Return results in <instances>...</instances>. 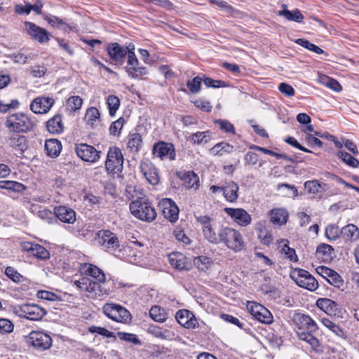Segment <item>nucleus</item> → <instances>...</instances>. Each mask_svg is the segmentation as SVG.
<instances>
[{
  "label": "nucleus",
  "instance_id": "obj_1",
  "mask_svg": "<svg viewBox=\"0 0 359 359\" xmlns=\"http://www.w3.org/2000/svg\"><path fill=\"white\" fill-rule=\"evenodd\" d=\"M81 270L84 276L74 282L78 289L87 292L90 297H100L109 294V290L104 287L106 275L102 269L86 263Z\"/></svg>",
  "mask_w": 359,
  "mask_h": 359
},
{
  "label": "nucleus",
  "instance_id": "obj_2",
  "mask_svg": "<svg viewBox=\"0 0 359 359\" xmlns=\"http://www.w3.org/2000/svg\"><path fill=\"white\" fill-rule=\"evenodd\" d=\"M293 321L297 327L296 332L298 338L307 342L316 353L323 352L324 346L313 335V332L318 329L316 322L309 315L302 313L294 314Z\"/></svg>",
  "mask_w": 359,
  "mask_h": 359
},
{
  "label": "nucleus",
  "instance_id": "obj_3",
  "mask_svg": "<svg viewBox=\"0 0 359 359\" xmlns=\"http://www.w3.org/2000/svg\"><path fill=\"white\" fill-rule=\"evenodd\" d=\"M132 215L137 219L151 222L156 217V212L151 203L145 196H138L129 205Z\"/></svg>",
  "mask_w": 359,
  "mask_h": 359
},
{
  "label": "nucleus",
  "instance_id": "obj_4",
  "mask_svg": "<svg viewBox=\"0 0 359 359\" xmlns=\"http://www.w3.org/2000/svg\"><path fill=\"white\" fill-rule=\"evenodd\" d=\"M219 243L224 244L234 252H239L245 248L243 236L238 230L222 226L219 228Z\"/></svg>",
  "mask_w": 359,
  "mask_h": 359
},
{
  "label": "nucleus",
  "instance_id": "obj_5",
  "mask_svg": "<svg viewBox=\"0 0 359 359\" xmlns=\"http://www.w3.org/2000/svg\"><path fill=\"white\" fill-rule=\"evenodd\" d=\"M4 126L10 133H26L33 130L34 123L26 114L14 113L6 117Z\"/></svg>",
  "mask_w": 359,
  "mask_h": 359
},
{
  "label": "nucleus",
  "instance_id": "obj_6",
  "mask_svg": "<svg viewBox=\"0 0 359 359\" xmlns=\"http://www.w3.org/2000/svg\"><path fill=\"white\" fill-rule=\"evenodd\" d=\"M123 156L116 147H109L105 161V168L109 173L118 174L122 172Z\"/></svg>",
  "mask_w": 359,
  "mask_h": 359
},
{
  "label": "nucleus",
  "instance_id": "obj_7",
  "mask_svg": "<svg viewBox=\"0 0 359 359\" xmlns=\"http://www.w3.org/2000/svg\"><path fill=\"white\" fill-rule=\"evenodd\" d=\"M15 313L20 318L29 320H39L46 314L43 307L34 304H23L15 308Z\"/></svg>",
  "mask_w": 359,
  "mask_h": 359
},
{
  "label": "nucleus",
  "instance_id": "obj_8",
  "mask_svg": "<svg viewBox=\"0 0 359 359\" xmlns=\"http://www.w3.org/2000/svg\"><path fill=\"white\" fill-rule=\"evenodd\" d=\"M103 313L110 319L122 323H126L131 319L130 312L119 304L107 303L102 307Z\"/></svg>",
  "mask_w": 359,
  "mask_h": 359
},
{
  "label": "nucleus",
  "instance_id": "obj_9",
  "mask_svg": "<svg viewBox=\"0 0 359 359\" xmlns=\"http://www.w3.org/2000/svg\"><path fill=\"white\" fill-rule=\"evenodd\" d=\"M290 278L301 287L313 291L317 289L318 283L313 276L302 269H294L290 273Z\"/></svg>",
  "mask_w": 359,
  "mask_h": 359
},
{
  "label": "nucleus",
  "instance_id": "obj_10",
  "mask_svg": "<svg viewBox=\"0 0 359 359\" xmlns=\"http://www.w3.org/2000/svg\"><path fill=\"white\" fill-rule=\"evenodd\" d=\"M27 342L38 350L44 351L51 346L52 339L43 332L32 331L27 337Z\"/></svg>",
  "mask_w": 359,
  "mask_h": 359
},
{
  "label": "nucleus",
  "instance_id": "obj_11",
  "mask_svg": "<svg viewBox=\"0 0 359 359\" xmlns=\"http://www.w3.org/2000/svg\"><path fill=\"white\" fill-rule=\"evenodd\" d=\"M75 151L81 160L90 163H96L100 158V151H97L93 146L86 143L76 144Z\"/></svg>",
  "mask_w": 359,
  "mask_h": 359
},
{
  "label": "nucleus",
  "instance_id": "obj_12",
  "mask_svg": "<svg viewBox=\"0 0 359 359\" xmlns=\"http://www.w3.org/2000/svg\"><path fill=\"white\" fill-rule=\"evenodd\" d=\"M125 70L128 76L131 79H140L142 76L147 74V69L145 67L140 66V62L135 55V53L130 52L128 55L127 65Z\"/></svg>",
  "mask_w": 359,
  "mask_h": 359
},
{
  "label": "nucleus",
  "instance_id": "obj_13",
  "mask_svg": "<svg viewBox=\"0 0 359 359\" xmlns=\"http://www.w3.org/2000/svg\"><path fill=\"white\" fill-rule=\"evenodd\" d=\"M98 243L107 251L113 252L119 247V241L116 236L108 230L100 231L97 234Z\"/></svg>",
  "mask_w": 359,
  "mask_h": 359
},
{
  "label": "nucleus",
  "instance_id": "obj_14",
  "mask_svg": "<svg viewBox=\"0 0 359 359\" xmlns=\"http://www.w3.org/2000/svg\"><path fill=\"white\" fill-rule=\"evenodd\" d=\"M152 154L155 157L159 158L161 160L169 159L170 161H173L176 156L174 145L162 141L154 145Z\"/></svg>",
  "mask_w": 359,
  "mask_h": 359
},
{
  "label": "nucleus",
  "instance_id": "obj_15",
  "mask_svg": "<svg viewBox=\"0 0 359 359\" xmlns=\"http://www.w3.org/2000/svg\"><path fill=\"white\" fill-rule=\"evenodd\" d=\"M25 29L30 37L39 43H47L50 40V33L45 29L32 22H25Z\"/></svg>",
  "mask_w": 359,
  "mask_h": 359
},
{
  "label": "nucleus",
  "instance_id": "obj_16",
  "mask_svg": "<svg viewBox=\"0 0 359 359\" xmlns=\"http://www.w3.org/2000/svg\"><path fill=\"white\" fill-rule=\"evenodd\" d=\"M106 50L112 63L121 65L124 63L127 55V50L116 42L109 43Z\"/></svg>",
  "mask_w": 359,
  "mask_h": 359
},
{
  "label": "nucleus",
  "instance_id": "obj_17",
  "mask_svg": "<svg viewBox=\"0 0 359 359\" xmlns=\"http://www.w3.org/2000/svg\"><path fill=\"white\" fill-rule=\"evenodd\" d=\"M22 251L28 253L29 256L36 257L40 259H47L50 257L49 252L42 245L29 241L21 243Z\"/></svg>",
  "mask_w": 359,
  "mask_h": 359
},
{
  "label": "nucleus",
  "instance_id": "obj_18",
  "mask_svg": "<svg viewBox=\"0 0 359 359\" xmlns=\"http://www.w3.org/2000/svg\"><path fill=\"white\" fill-rule=\"evenodd\" d=\"M224 212L241 226H246L251 223L250 215L243 208H225Z\"/></svg>",
  "mask_w": 359,
  "mask_h": 359
},
{
  "label": "nucleus",
  "instance_id": "obj_19",
  "mask_svg": "<svg viewBox=\"0 0 359 359\" xmlns=\"http://www.w3.org/2000/svg\"><path fill=\"white\" fill-rule=\"evenodd\" d=\"M162 212L165 218L170 222H175L178 219L179 209L175 202L170 198H163L159 202Z\"/></svg>",
  "mask_w": 359,
  "mask_h": 359
},
{
  "label": "nucleus",
  "instance_id": "obj_20",
  "mask_svg": "<svg viewBox=\"0 0 359 359\" xmlns=\"http://www.w3.org/2000/svg\"><path fill=\"white\" fill-rule=\"evenodd\" d=\"M250 313L255 319L265 324H270L273 322V316L271 312L264 306L257 303H252L248 306Z\"/></svg>",
  "mask_w": 359,
  "mask_h": 359
},
{
  "label": "nucleus",
  "instance_id": "obj_21",
  "mask_svg": "<svg viewBox=\"0 0 359 359\" xmlns=\"http://www.w3.org/2000/svg\"><path fill=\"white\" fill-rule=\"evenodd\" d=\"M55 103L53 97H38L31 103L30 109L35 114L47 113Z\"/></svg>",
  "mask_w": 359,
  "mask_h": 359
},
{
  "label": "nucleus",
  "instance_id": "obj_22",
  "mask_svg": "<svg viewBox=\"0 0 359 359\" xmlns=\"http://www.w3.org/2000/svg\"><path fill=\"white\" fill-rule=\"evenodd\" d=\"M175 318L182 326L194 329L198 326V321L194 313L187 309L179 310L175 314Z\"/></svg>",
  "mask_w": 359,
  "mask_h": 359
},
{
  "label": "nucleus",
  "instance_id": "obj_23",
  "mask_svg": "<svg viewBox=\"0 0 359 359\" xmlns=\"http://www.w3.org/2000/svg\"><path fill=\"white\" fill-rule=\"evenodd\" d=\"M140 170L149 184L156 185L159 182L157 169L151 162L149 161L141 162Z\"/></svg>",
  "mask_w": 359,
  "mask_h": 359
},
{
  "label": "nucleus",
  "instance_id": "obj_24",
  "mask_svg": "<svg viewBox=\"0 0 359 359\" xmlns=\"http://www.w3.org/2000/svg\"><path fill=\"white\" fill-rule=\"evenodd\" d=\"M54 214L63 223L74 224L76 221L75 211L67 206L60 205L55 207L54 208Z\"/></svg>",
  "mask_w": 359,
  "mask_h": 359
},
{
  "label": "nucleus",
  "instance_id": "obj_25",
  "mask_svg": "<svg viewBox=\"0 0 359 359\" xmlns=\"http://www.w3.org/2000/svg\"><path fill=\"white\" fill-rule=\"evenodd\" d=\"M168 260L170 265L180 271L189 270L191 263L188 259L180 252H172L169 255Z\"/></svg>",
  "mask_w": 359,
  "mask_h": 359
},
{
  "label": "nucleus",
  "instance_id": "obj_26",
  "mask_svg": "<svg viewBox=\"0 0 359 359\" xmlns=\"http://www.w3.org/2000/svg\"><path fill=\"white\" fill-rule=\"evenodd\" d=\"M316 306L321 311L330 316H336L339 310L338 304L327 298L318 299L316 302Z\"/></svg>",
  "mask_w": 359,
  "mask_h": 359
},
{
  "label": "nucleus",
  "instance_id": "obj_27",
  "mask_svg": "<svg viewBox=\"0 0 359 359\" xmlns=\"http://www.w3.org/2000/svg\"><path fill=\"white\" fill-rule=\"evenodd\" d=\"M238 185L233 181L225 182L222 192L225 199L231 203L236 201L238 198Z\"/></svg>",
  "mask_w": 359,
  "mask_h": 359
},
{
  "label": "nucleus",
  "instance_id": "obj_28",
  "mask_svg": "<svg viewBox=\"0 0 359 359\" xmlns=\"http://www.w3.org/2000/svg\"><path fill=\"white\" fill-rule=\"evenodd\" d=\"M341 238L346 242H355L359 238V229L353 224H348L341 229Z\"/></svg>",
  "mask_w": 359,
  "mask_h": 359
},
{
  "label": "nucleus",
  "instance_id": "obj_29",
  "mask_svg": "<svg viewBox=\"0 0 359 359\" xmlns=\"http://www.w3.org/2000/svg\"><path fill=\"white\" fill-rule=\"evenodd\" d=\"M20 133H12L8 138V143L16 151L22 154L27 147V139Z\"/></svg>",
  "mask_w": 359,
  "mask_h": 359
},
{
  "label": "nucleus",
  "instance_id": "obj_30",
  "mask_svg": "<svg viewBox=\"0 0 359 359\" xmlns=\"http://www.w3.org/2000/svg\"><path fill=\"white\" fill-rule=\"evenodd\" d=\"M269 217L273 224L281 226L287 222L288 212L283 208L273 209L271 210Z\"/></svg>",
  "mask_w": 359,
  "mask_h": 359
},
{
  "label": "nucleus",
  "instance_id": "obj_31",
  "mask_svg": "<svg viewBox=\"0 0 359 359\" xmlns=\"http://www.w3.org/2000/svg\"><path fill=\"white\" fill-rule=\"evenodd\" d=\"M45 149L48 156L55 158L59 156L62 150V144L57 139H49L45 142Z\"/></svg>",
  "mask_w": 359,
  "mask_h": 359
},
{
  "label": "nucleus",
  "instance_id": "obj_32",
  "mask_svg": "<svg viewBox=\"0 0 359 359\" xmlns=\"http://www.w3.org/2000/svg\"><path fill=\"white\" fill-rule=\"evenodd\" d=\"M233 146L226 142H221L209 149L210 154L212 156H222L231 153Z\"/></svg>",
  "mask_w": 359,
  "mask_h": 359
},
{
  "label": "nucleus",
  "instance_id": "obj_33",
  "mask_svg": "<svg viewBox=\"0 0 359 359\" xmlns=\"http://www.w3.org/2000/svg\"><path fill=\"white\" fill-rule=\"evenodd\" d=\"M187 189H197L199 187V178L193 171H187L180 176Z\"/></svg>",
  "mask_w": 359,
  "mask_h": 359
},
{
  "label": "nucleus",
  "instance_id": "obj_34",
  "mask_svg": "<svg viewBox=\"0 0 359 359\" xmlns=\"http://www.w3.org/2000/svg\"><path fill=\"white\" fill-rule=\"evenodd\" d=\"M277 14L279 16L284 17L287 20L296 22L298 23L302 22L304 20V15L302 14L299 9H294L293 11L283 9L278 11Z\"/></svg>",
  "mask_w": 359,
  "mask_h": 359
},
{
  "label": "nucleus",
  "instance_id": "obj_35",
  "mask_svg": "<svg viewBox=\"0 0 359 359\" xmlns=\"http://www.w3.org/2000/svg\"><path fill=\"white\" fill-rule=\"evenodd\" d=\"M48 130L53 134L60 133L63 131L62 117L60 114L55 115L46 123Z\"/></svg>",
  "mask_w": 359,
  "mask_h": 359
},
{
  "label": "nucleus",
  "instance_id": "obj_36",
  "mask_svg": "<svg viewBox=\"0 0 359 359\" xmlns=\"http://www.w3.org/2000/svg\"><path fill=\"white\" fill-rule=\"evenodd\" d=\"M320 321L325 327H327L329 330H330L337 337L342 339L346 338V332L342 328H341L338 325L330 320L329 318H323L320 320Z\"/></svg>",
  "mask_w": 359,
  "mask_h": 359
},
{
  "label": "nucleus",
  "instance_id": "obj_37",
  "mask_svg": "<svg viewBox=\"0 0 359 359\" xmlns=\"http://www.w3.org/2000/svg\"><path fill=\"white\" fill-rule=\"evenodd\" d=\"M334 252L333 248L325 243L320 244L316 250V254L318 259L323 262H327L332 259V253Z\"/></svg>",
  "mask_w": 359,
  "mask_h": 359
},
{
  "label": "nucleus",
  "instance_id": "obj_38",
  "mask_svg": "<svg viewBox=\"0 0 359 359\" xmlns=\"http://www.w3.org/2000/svg\"><path fill=\"white\" fill-rule=\"evenodd\" d=\"M100 114L96 107H90L85 115V121L91 128L95 127L100 121Z\"/></svg>",
  "mask_w": 359,
  "mask_h": 359
},
{
  "label": "nucleus",
  "instance_id": "obj_39",
  "mask_svg": "<svg viewBox=\"0 0 359 359\" xmlns=\"http://www.w3.org/2000/svg\"><path fill=\"white\" fill-rule=\"evenodd\" d=\"M210 140V131H203V132H196L195 133H192L189 136L187 140L191 142L194 144H200L202 143H208Z\"/></svg>",
  "mask_w": 359,
  "mask_h": 359
},
{
  "label": "nucleus",
  "instance_id": "obj_40",
  "mask_svg": "<svg viewBox=\"0 0 359 359\" xmlns=\"http://www.w3.org/2000/svg\"><path fill=\"white\" fill-rule=\"evenodd\" d=\"M150 317L155 321L163 323L168 318V314L165 309L158 306H154L149 311Z\"/></svg>",
  "mask_w": 359,
  "mask_h": 359
},
{
  "label": "nucleus",
  "instance_id": "obj_41",
  "mask_svg": "<svg viewBox=\"0 0 359 359\" xmlns=\"http://www.w3.org/2000/svg\"><path fill=\"white\" fill-rule=\"evenodd\" d=\"M142 143V136L135 133L130 135L127 147L132 153H137L140 149Z\"/></svg>",
  "mask_w": 359,
  "mask_h": 359
},
{
  "label": "nucleus",
  "instance_id": "obj_42",
  "mask_svg": "<svg viewBox=\"0 0 359 359\" xmlns=\"http://www.w3.org/2000/svg\"><path fill=\"white\" fill-rule=\"evenodd\" d=\"M202 231L205 238L210 243L213 244L219 243V229H218L217 233H216L211 224L209 226H205Z\"/></svg>",
  "mask_w": 359,
  "mask_h": 359
},
{
  "label": "nucleus",
  "instance_id": "obj_43",
  "mask_svg": "<svg viewBox=\"0 0 359 359\" xmlns=\"http://www.w3.org/2000/svg\"><path fill=\"white\" fill-rule=\"evenodd\" d=\"M319 81L324 86L334 90L335 92H340L342 90L341 86L336 80L327 76H320L319 77Z\"/></svg>",
  "mask_w": 359,
  "mask_h": 359
},
{
  "label": "nucleus",
  "instance_id": "obj_44",
  "mask_svg": "<svg viewBox=\"0 0 359 359\" xmlns=\"http://www.w3.org/2000/svg\"><path fill=\"white\" fill-rule=\"evenodd\" d=\"M149 332L154 337L162 339H168L173 336V333L169 330H163L157 326L149 327Z\"/></svg>",
  "mask_w": 359,
  "mask_h": 359
},
{
  "label": "nucleus",
  "instance_id": "obj_45",
  "mask_svg": "<svg viewBox=\"0 0 359 359\" xmlns=\"http://www.w3.org/2000/svg\"><path fill=\"white\" fill-rule=\"evenodd\" d=\"M83 104V100L77 95L71 96L67 100V109L72 112L80 109Z\"/></svg>",
  "mask_w": 359,
  "mask_h": 359
},
{
  "label": "nucleus",
  "instance_id": "obj_46",
  "mask_svg": "<svg viewBox=\"0 0 359 359\" xmlns=\"http://www.w3.org/2000/svg\"><path fill=\"white\" fill-rule=\"evenodd\" d=\"M325 236L330 241H335L341 237V229L335 224H329L325 229Z\"/></svg>",
  "mask_w": 359,
  "mask_h": 359
},
{
  "label": "nucleus",
  "instance_id": "obj_47",
  "mask_svg": "<svg viewBox=\"0 0 359 359\" xmlns=\"http://www.w3.org/2000/svg\"><path fill=\"white\" fill-rule=\"evenodd\" d=\"M337 155L349 167L358 168L359 166V161L352 156L350 154L346 151H339L337 153Z\"/></svg>",
  "mask_w": 359,
  "mask_h": 359
},
{
  "label": "nucleus",
  "instance_id": "obj_48",
  "mask_svg": "<svg viewBox=\"0 0 359 359\" xmlns=\"http://www.w3.org/2000/svg\"><path fill=\"white\" fill-rule=\"evenodd\" d=\"M203 83L207 88H219L228 87L226 82L222 80H215L212 78L203 76Z\"/></svg>",
  "mask_w": 359,
  "mask_h": 359
},
{
  "label": "nucleus",
  "instance_id": "obj_49",
  "mask_svg": "<svg viewBox=\"0 0 359 359\" xmlns=\"http://www.w3.org/2000/svg\"><path fill=\"white\" fill-rule=\"evenodd\" d=\"M5 274L14 283H19L22 282L25 278L14 267L7 266L5 269Z\"/></svg>",
  "mask_w": 359,
  "mask_h": 359
},
{
  "label": "nucleus",
  "instance_id": "obj_50",
  "mask_svg": "<svg viewBox=\"0 0 359 359\" xmlns=\"http://www.w3.org/2000/svg\"><path fill=\"white\" fill-rule=\"evenodd\" d=\"M211 264V259L205 256H199L198 257H195L194 259V264L201 271H206L210 267Z\"/></svg>",
  "mask_w": 359,
  "mask_h": 359
},
{
  "label": "nucleus",
  "instance_id": "obj_51",
  "mask_svg": "<svg viewBox=\"0 0 359 359\" xmlns=\"http://www.w3.org/2000/svg\"><path fill=\"white\" fill-rule=\"evenodd\" d=\"M201 82H203V76H197L192 80L188 81L187 86L192 93L196 94L201 90Z\"/></svg>",
  "mask_w": 359,
  "mask_h": 359
},
{
  "label": "nucleus",
  "instance_id": "obj_52",
  "mask_svg": "<svg viewBox=\"0 0 359 359\" xmlns=\"http://www.w3.org/2000/svg\"><path fill=\"white\" fill-rule=\"evenodd\" d=\"M107 103L109 107L110 116H114L120 106V100L118 97L116 95H109L107 99Z\"/></svg>",
  "mask_w": 359,
  "mask_h": 359
},
{
  "label": "nucleus",
  "instance_id": "obj_53",
  "mask_svg": "<svg viewBox=\"0 0 359 359\" xmlns=\"http://www.w3.org/2000/svg\"><path fill=\"white\" fill-rule=\"evenodd\" d=\"M295 42L298 45H300L302 47H304L305 48H307L309 50L313 51V52H315V53H316L318 54H321V53H323L324 52L323 50L321 49L320 47H318V46L311 43L310 41H309L306 39H297L295 41Z\"/></svg>",
  "mask_w": 359,
  "mask_h": 359
},
{
  "label": "nucleus",
  "instance_id": "obj_54",
  "mask_svg": "<svg viewBox=\"0 0 359 359\" xmlns=\"http://www.w3.org/2000/svg\"><path fill=\"white\" fill-rule=\"evenodd\" d=\"M325 187V184H320L318 180L307 181L304 183V187L310 194H318L321 189Z\"/></svg>",
  "mask_w": 359,
  "mask_h": 359
},
{
  "label": "nucleus",
  "instance_id": "obj_55",
  "mask_svg": "<svg viewBox=\"0 0 359 359\" xmlns=\"http://www.w3.org/2000/svg\"><path fill=\"white\" fill-rule=\"evenodd\" d=\"M125 119L123 117L119 118L111 123L109 128L110 134L114 136H118L124 125Z\"/></svg>",
  "mask_w": 359,
  "mask_h": 359
},
{
  "label": "nucleus",
  "instance_id": "obj_56",
  "mask_svg": "<svg viewBox=\"0 0 359 359\" xmlns=\"http://www.w3.org/2000/svg\"><path fill=\"white\" fill-rule=\"evenodd\" d=\"M126 196L128 199H137L138 196H143L142 190L132 185H128L126 189Z\"/></svg>",
  "mask_w": 359,
  "mask_h": 359
},
{
  "label": "nucleus",
  "instance_id": "obj_57",
  "mask_svg": "<svg viewBox=\"0 0 359 359\" xmlns=\"http://www.w3.org/2000/svg\"><path fill=\"white\" fill-rule=\"evenodd\" d=\"M14 330L13 323L8 319H0V334H10Z\"/></svg>",
  "mask_w": 359,
  "mask_h": 359
},
{
  "label": "nucleus",
  "instance_id": "obj_58",
  "mask_svg": "<svg viewBox=\"0 0 359 359\" xmlns=\"http://www.w3.org/2000/svg\"><path fill=\"white\" fill-rule=\"evenodd\" d=\"M327 281L332 285L340 288L344 285L343 278L335 271H332Z\"/></svg>",
  "mask_w": 359,
  "mask_h": 359
},
{
  "label": "nucleus",
  "instance_id": "obj_59",
  "mask_svg": "<svg viewBox=\"0 0 359 359\" xmlns=\"http://www.w3.org/2000/svg\"><path fill=\"white\" fill-rule=\"evenodd\" d=\"M88 330L91 333H97L98 334L106 337L107 338L116 337L114 332L102 327L91 326L89 327Z\"/></svg>",
  "mask_w": 359,
  "mask_h": 359
},
{
  "label": "nucleus",
  "instance_id": "obj_60",
  "mask_svg": "<svg viewBox=\"0 0 359 359\" xmlns=\"http://www.w3.org/2000/svg\"><path fill=\"white\" fill-rule=\"evenodd\" d=\"M281 252L292 262H297L298 260L295 250L293 248H290L287 243H284L282 246Z\"/></svg>",
  "mask_w": 359,
  "mask_h": 359
},
{
  "label": "nucleus",
  "instance_id": "obj_61",
  "mask_svg": "<svg viewBox=\"0 0 359 359\" xmlns=\"http://www.w3.org/2000/svg\"><path fill=\"white\" fill-rule=\"evenodd\" d=\"M215 123L219 126V128L226 133H235L233 126L228 121L223 119H217Z\"/></svg>",
  "mask_w": 359,
  "mask_h": 359
},
{
  "label": "nucleus",
  "instance_id": "obj_62",
  "mask_svg": "<svg viewBox=\"0 0 359 359\" xmlns=\"http://www.w3.org/2000/svg\"><path fill=\"white\" fill-rule=\"evenodd\" d=\"M119 338L123 341L131 342L133 344H140V340L137 338L135 334L126 333V332H118Z\"/></svg>",
  "mask_w": 359,
  "mask_h": 359
},
{
  "label": "nucleus",
  "instance_id": "obj_63",
  "mask_svg": "<svg viewBox=\"0 0 359 359\" xmlns=\"http://www.w3.org/2000/svg\"><path fill=\"white\" fill-rule=\"evenodd\" d=\"M279 91L287 97H292L294 95L295 91L292 86L286 83H280L278 86Z\"/></svg>",
  "mask_w": 359,
  "mask_h": 359
},
{
  "label": "nucleus",
  "instance_id": "obj_64",
  "mask_svg": "<svg viewBox=\"0 0 359 359\" xmlns=\"http://www.w3.org/2000/svg\"><path fill=\"white\" fill-rule=\"evenodd\" d=\"M47 69L43 65H35L31 68L30 74L35 78H41L46 73Z\"/></svg>",
  "mask_w": 359,
  "mask_h": 359
}]
</instances>
